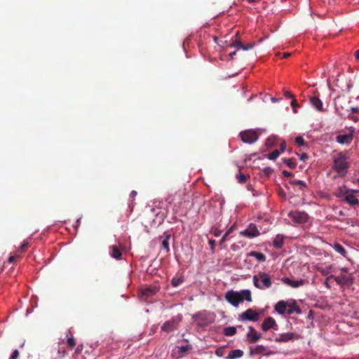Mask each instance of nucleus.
I'll return each mask as SVG.
<instances>
[{
    "label": "nucleus",
    "instance_id": "16",
    "mask_svg": "<svg viewBox=\"0 0 359 359\" xmlns=\"http://www.w3.org/2000/svg\"><path fill=\"white\" fill-rule=\"evenodd\" d=\"M310 103L311 106L318 111H323V103L322 100L317 96L310 97Z\"/></svg>",
    "mask_w": 359,
    "mask_h": 359
},
{
    "label": "nucleus",
    "instance_id": "26",
    "mask_svg": "<svg viewBox=\"0 0 359 359\" xmlns=\"http://www.w3.org/2000/svg\"><path fill=\"white\" fill-rule=\"evenodd\" d=\"M67 344L69 347L72 348L75 346L76 341L74 337L72 335L71 330L69 329L67 334Z\"/></svg>",
    "mask_w": 359,
    "mask_h": 359
},
{
    "label": "nucleus",
    "instance_id": "13",
    "mask_svg": "<svg viewBox=\"0 0 359 359\" xmlns=\"http://www.w3.org/2000/svg\"><path fill=\"white\" fill-rule=\"evenodd\" d=\"M353 139V133L339 135L336 137V141L340 144H349Z\"/></svg>",
    "mask_w": 359,
    "mask_h": 359
},
{
    "label": "nucleus",
    "instance_id": "1",
    "mask_svg": "<svg viewBox=\"0 0 359 359\" xmlns=\"http://www.w3.org/2000/svg\"><path fill=\"white\" fill-rule=\"evenodd\" d=\"M226 300L233 306H238L243 301L252 302V295L250 290L245 289L240 292L230 290L225 294Z\"/></svg>",
    "mask_w": 359,
    "mask_h": 359
},
{
    "label": "nucleus",
    "instance_id": "36",
    "mask_svg": "<svg viewBox=\"0 0 359 359\" xmlns=\"http://www.w3.org/2000/svg\"><path fill=\"white\" fill-rule=\"evenodd\" d=\"M295 142L299 146H304L306 144L304 138L302 136H297L295 139Z\"/></svg>",
    "mask_w": 359,
    "mask_h": 359
},
{
    "label": "nucleus",
    "instance_id": "12",
    "mask_svg": "<svg viewBox=\"0 0 359 359\" xmlns=\"http://www.w3.org/2000/svg\"><path fill=\"white\" fill-rule=\"evenodd\" d=\"M241 234L245 237L252 238L258 236L259 235V231L255 224H250L246 229L241 232Z\"/></svg>",
    "mask_w": 359,
    "mask_h": 359
},
{
    "label": "nucleus",
    "instance_id": "53",
    "mask_svg": "<svg viewBox=\"0 0 359 359\" xmlns=\"http://www.w3.org/2000/svg\"><path fill=\"white\" fill-rule=\"evenodd\" d=\"M15 260V256H11L8 259V262L9 263H12Z\"/></svg>",
    "mask_w": 359,
    "mask_h": 359
},
{
    "label": "nucleus",
    "instance_id": "39",
    "mask_svg": "<svg viewBox=\"0 0 359 359\" xmlns=\"http://www.w3.org/2000/svg\"><path fill=\"white\" fill-rule=\"evenodd\" d=\"M273 171V170L271 167H265L263 168V172L267 176L271 175Z\"/></svg>",
    "mask_w": 359,
    "mask_h": 359
},
{
    "label": "nucleus",
    "instance_id": "51",
    "mask_svg": "<svg viewBox=\"0 0 359 359\" xmlns=\"http://www.w3.org/2000/svg\"><path fill=\"white\" fill-rule=\"evenodd\" d=\"M137 194L136 191H132L130 194V198H134L137 196Z\"/></svg>",
    "mask_w": 359,
    "mask_h": 359
},
{
    "label": "nucleus",
    "instance_id": "41",
    "mask_svg": "<svg viewBox=\"0 0 359 359\" xmlns=\"http://www.w3.org/2000/svg\"><path fill=\"white\" fill-rule=\"evenodd\" d=\"M233 46L236 47L237 49H242L243 44L240 41H235L233 43Z\"/></svg>",
    "mask_w": 359,
    "mask_h": 359
},
{
    "label": "nucleus",
    "instance_id": "35",
    "mask_svg": "<svg viewBox=\"0 0 359 359\" xmlns=\"http://www.w3.org/2000/svg\"><path fill=\"white\" fill-rule=\"evenodd\" d=\"M29 245V243L28 242V241H24L23 243H22V245H20V247L19 248V251L20 252H23L25 251L27 248L28 246Z\"/></svg>",
    "mask_w": 359,
    "mask_h": 359
},
{
    "label": "nucleus",
    "instance_id": "52",
    "mask_svg": "<svg viewBox=\"0 0 359 359\" xmlns=\"http://www.w3.org/2000/svg\"><path fill=\"white\" fill-rule=\"evenodd\" d=\"M82 350H83V345H82V344H79V345L77 346V348H76V353H79V352H81Z\"/></svg>",
    "mask_w": 359,
    "mask_h": 359
},
{
    "label": "nucleus",
    "instance_id": "61",
    "mask_svg": "<svg viewBox=\"0 0 359 359\" xmlns=\"http://www.w3.org/2000/svg\"><path fill=\"white\" fill-rule=\"evenodd\" d=\"M236 55V51H234V52L231 53L230 54V56H231V57H233V55Z\"/></svg>",
    "mask_w": 359,
    "mask_h": 359
},
{
    "label": "nucleus",
    "instance_id": "46",
    "mask_svg": "<svg viewBox=\"0 0 359 359\" xmlns=\"http://www.w3.org/2000/svg\"><path fill=\"white\" fill-rule=\"evenodd\" d=\"M350 111L351 113H357V112H359V108L358 107H351Z\"/></svg>",
    "mask_w": 359,
    "mask_h": 359
},
{
    "label": "nucleus",
    "instance_id": "19",
    "mask_svg": "<svg viewBox=\"0 0 359 359\" xmlns=\"http://www.w3.org/2000/svg\"><path fill=\"white\" fill-rule=\"evenodd\" d=\"M287 302L279 301L275 305V310L279 314H285L287 313Z\"/></svg>",
    "mask_w": 359,
    "mask_h": 359
},
{
    "label": "nucleus",
    "instance_id": "18",
    "mask_svg": "<svg viewBox=\"0 0 359 359\" xmlns=\"http://www.w3.org/2000/svg\"><path fill=\"white\" fill-rule=\"evenodd\" d=\"M191 348V346L185 345V346H177L173 350V353L177 355V357H182L184 353L188 351Z\"/></svg>",
    "mask_w": 359,
    "mask_h": 359
},
{
    "label": "nucleus",
    "instance_id": "2",
    "mask_svg": "<svg viewBox=\"0 0 359 359\" xmlns=\"http://www.w3.org/2000/svg\"><path fill=\"white\" fill-rule=\"evenodd\" d=\"M348 156L344 152L339 153L334 158L333 169L337 172L339 176H344L348 171Z\"/></svg>",
    "mask_w": 359,
    "mask_h": 359
},
{
    "label": "nucleus",
    "instance_id": "30",
    "mask_svg": "<svg viewBox=\"0 0 359 359\" xmlns=\"http://www.w3.org/2000/svg\"><path fill=\"white\" fill-rule=\"evenodd\" d=\"M291 184L293 185H297L299 187V189L303 190L306 187V184L304 181L299 180H294L291 182Z\"/></svg>",
    "mask_w": 359,
    "mask_h": 359
},
{
    "label": "nucleus",
    "instance_id": "8",
    "mask_svg": "<svg viewBox=\"0 0 359 359\" xmlns=\"http://www.w3.org/2000/svg\"><path fill=\"white\" fill-rule=\"evenodd\" d=\"M299 338L298 334L288 332H285L282 334H279L278 335L276 336L274 338V341L276 343H283V342H287L290 341H294L295 339H297Z\"/></svg>",
    "mask_w": 359,
    "mask_h": 359
},
{
    "label": "nucleus",
    "instance_id": "57",
    "mask_svg": "<svg viewBox=\"0 0 359 359\" xmlns=\"http://www.w3.org/2000/svg\"><path fill=\"white\" fill-rule=\"evenodd\" d=\"M214 235H215V236H219L220 235V231H217V230H216V231H215V232H214Z\"/></svg>",
    "mask_w": 359,
    "mask_h": 359
},
{
    "label": "nucleus",
    "instance_id": "50",
    "mask_svg": "<svg viewBox=\"0 0 359 359\" xmlns=\"http://www.w3.org/2000/svg\"><path fill=\"white\" fill-rule=\"evenodd\" d=\"M286 149V143L285 142L280 144V149L282 151H284Z\"/></svg>",
    "mask_w": 359,
    "mask_h": 359
},
{
    "label": "nucleus",
    "instance_id": "48",
    "mask_svg": "<svg viewBox=\"0 0 359 359\" xmlns=\"http://www.w3.org/2000/svg\"><path fill=\"white\" fill-rule=\"evenodd\" d=\"M339 270H340V271H341V274H342L343 273H347L348 272V268H346V267H342V268H341Z\"/></svg>",
    "mask_w": 359,
    "mask_h": 359
},
{
    "label": "nucleus",
    "instance_id": "23",
    "mask_svg": "<svg viewBox=\"0 0 359 359\" xmlns=\"http://www.w3.org/2000/svg\"><path fill=\"white\" fill-rule=\"evenodd\" d=\"M284 236L280 234H278L275 236L273 241V245L276 248H281L283 245Z\"/></svg>",
    "mask_w": 359,
    "mask_h": 359
},
{
    "label": "nucleus",
    "instance_id": "38",
    "mask_svg": "<svg viewBox=\"0 0 359 359\" xmlns=\"http://www.w3.org/2000/svg\"><path fill=\"white\" fill-rule=\"evenodd\" d=\"M237 179L239 183H245L247 180V177L245 175L241 173L237 177Z\"/></svg>",
    "mask_w": 359,
    "mask_h": 359
},
{
    "label": "nucleus",
    "instance_id": "42",
    "mask_svg": "<svg viewBox=\"0 0 359 359\" xmlns=\"http://www.w3.org/2000/svg\"><path fill=\"white\" fill-rule=\"evenodd\" d=\"M254 46H255L254 43H249L248 45H243L242 50H248L250 49H252Z\"/></svg>",
    "mask_w": 359,
    "mask_h": 359
},
{
    "label": "nucleus",
    "instance_id": "34",
    "mask_svg": "<svg viewBox=\"0 0 359 359\" xmlns=\"http://www.w3.org/2000/svg\"><path fill=\"white\" fill-rule=\"evenodd\" d=\"M279 155L280 151L278 150H274L268 154V158L270 160H275L279 156Z\"/></svg>",
    "mask_w": 359,
    "mask_h": 359
},
{
    "label": "nucleus",
    "instance_id": "24",
    "mask_svg": "<svg viewBox=\"0 0 359 359\" xmlns=\"http://www.w3.org/2000/svg\"><path fill=\"white\" fill-rule=\"evenodd\" d=\"M349 189H347L346 187L342 186L338 188L336 196L338 198H344V199L346 198V196L347 195L348 192L349 191Z\"/></svg>",
    "mask_w": 359,
    "mask_h": 359
},
{
    "label": "nucleus",
    "instance_id": "59",
    "mask_svg": "<svg viewBox=\"0 0 359 359\" xmlns=\"http://www.w3.org/2000/svg\"><path fill=\"white\" fill-rule=\"evenodd\" d=\"M271 100L273 102H276L279 100V99H277V98H275V97H271Z\"/></svg>",
    "mask_w": 359,
    "mask_h": 359
},
{
    "label": "nucleus",
    "instance_id": "55",
    "mask_svg": "<svg viewBox=\"0 0 359 359\" xmlns=\"http://www.w3.org/2000/svg\"><path fill=\"white\" fill-rule=\"evenodd\" d=\"M291 106L294 108L296 106H297V102H296V100H293L292 102H291Z\"/></svg>",
    "mask_w": 359,
    "mask_h": 359
},
{
    "label": "nucleus",
    "instance_id": "10",
    "mask_svg": "<svg viewBox=\"0 0 359 359\" xmlns=\"http://www.w3.org/2000/svg\"><path fill=\"white\" fill-rule=\"evenodd\" d=\"M262 329L263 331L266 332L269 330H278V326L272 317H267L264 319L262 324Z\"/></svg>",
    "mask_w": 359,
    "mask_h": 359
},
{
    "label": "nucleus",
    "instance_id": "29",
    "mask_svg": "<svg viewBox=\"0 0 359 359\" xmlns=\"http://www.w3.org/2000/svg\"><path fill=\"white\" fill-rule=\"evenodd\" d=\"M156 290L152 287H147L142 290V294L146 297H151L156 293Z\"/></svg>",
    "mask_w": 359,
    "mask_h": 359
},
{
    "label": "nucleus",
    "instance_id": "45",
    "mask_svg": "<svg viewBox=\"0 0 359 359\" xmlns=\"http://www.w3.org/2000/svg\"><path fill=\"white\" fill-rule=\"evenodd\" d=\"M222 351H223V349L222 348H217L216 350V351H215L216 355H218V356H222Z\"/></svg>",
    "mask_w": 359,
    "mask_h": 359
},
{
    "label": "nucleus",
    "instance_id": "63",
    "mask_svg": "<svg viewBox=\"0 0 359 359\" xmlns=\"http://www.w3.org/2000/svg\"><path fill=\"white\" fill-rule=\"evenodd\" d=\"M226 236V233H225L222 238V240H224L225 237Z\"/></svg>",
    "mask_w": 359,
    "mask_h": 359
},
{
    "label": "nucleus",
    "instance_id": "40",
    "mask_svg": "<svg viewBox=\"0 0 359 359\" xmlns=\"http://www.w3.org/2000/svg\"><path fill=\"white\" fill-rule=\"evenodd\" d=\"M19 357V351L15 349L11 355L9 359H18Z\"/></svg>",
    "mask_w": 359,
    "mask_h": 359
},
{
    "label": "nucleus",
    "instance_id": "17",
    "mask_svg": "<svg viewBox=\"0 0 359 359\" xmlns=\"http://www.w3.org/2000/svg\"><path fill=\"white\" fill-rule=\"evenodd\" d=\"M294 313L300 314L302 313L299 307L297 306V303L294 300H290L287 302V313L291 315Z\"/></svg>",
    "mask_w": 359,
    "mask_h": 359
},
{
    "label": "nucleus",
    "instance_id": "31",
    "mask_svg": "<svg viewBox=\"0 0 359 359\" xmlns=\"http://www.w3.org/2000/svg\"><path fill=\"white\" fill-rule=\"evenodd\" d=\"M283 162L290 168H294L297 165V163L294 158L284 159Z\"/></svg>",
    "mask_w": 359,
    "mask_h": 359
},
{
    "label": "nucleus",
    "instance_id": "25",
    "mask_svg": "<svg viewBox=\"0 0 359 359\" xmlns=\"http://www.w3.org/2000/svg\"><path fill=\"white\" fill-rule=\"evenodd\" d=\"M332 247L337 252L339 253L344 257H346L347 252L341 245L335 243L333 245H332Z\"/></svg>",
    "mask_w": 359,
    "mask_h": 359
},
{
    "label": "nucleus",
    "instance_id": "11",
    "mask_svg": "<svg viewBox=\"0 0 359 359\" xmlns=\"http://www.w3.org/2000/svg\"><path fill=\"white\" fill-rule=\"evenodd\" d=\"M262 337V334L255 330L252 326H250L248 331L246 333V338L249 343H255Z\"/></svg>",
    "mask_w": 359,
    "mask_h": 359
},
{
    "label": "nucleus",
    "instance_id": "58",
    "mask_svg": "<svg viewBox=\"0 0 359 359\" xmlns=\"http://www.w3.org/2000/svg\"><path fill=\"white\" fill-rule=\"evenodd\" d=\"M355 56L357 59H359V49L355 53Z\"/></svg>",
    "mask_w": 359,
    "mask_h": 359
},
{
    "label": "nucleus",
    "instance_id": "37",
    "mask_svg": "<svg viewBox=\"0 0 359 359\" xmlns=\"http://www.w3.org/2000/svg\"><path fill=\"white\" fill-rule=\"evenodd\" d=\"M332 271V266H327V267H325L323 269L320 270V272L325 275V276H327L328 274H330Z\"/></svg>",
    "mask_w": 359,
    "mask_h": 359
},
{
    "label": "nucleus",
    "instance_id": "62",
    "mask_svg": "<svg viewBox=\"0 0 359 359\" xmlns=\"http://www.w3.org/2000/svg\"><path fill=\"white\" fill-rule=\"evenodd\" d=\"M354 190H355L354 195H355L356 194L359 193V190H355V189H354Z\"/></svg>",
    "mask_w": 359,
    "mask_h": 359
},
{
    "label": "nucleus",
    "instance_id": "28",
    "mask_svg": "<svg viewBox=\"0 0 359 359\" xmlns=\"http://www.w3.org/2000/svg\"><path fill=\"white\" fill-rule=\"evenodd\" d=\"M236 333V328L233 326H229L224 330V334L226 336L231 337L233 336Z\"/></svg>",
    "mask_w": 359,
    "mask_h": 359
},
{
    "label": "nucleus",
    "instance_id": "54",
    "mask_svg": "<svg viewBox=\"0 0 359 359\" xmlns=\"http://www.w3.org/2000/svg\"><path fill=\"white\" fill-rule=\"evenodd\" d=\"M328 280H327V279H326V280H325V283H324V285H325V287H326L327 288L330 289V288L331 287V286L330 285V284H329V283H328Z\"/></svg>",
    "mask_w": 359,
    "mask_h": 359
},
{
    "label": "nucleus",
    "instance_id": "64",
    "mask_svg": "<svg viewBox=\"0 0 359 359\" xmlns=\"http://www.w3.org/2000/svg\"><path fill=\"white\" fill-rule=\"evenodd\" d=\"M339 109L338 107L336 105V110L337 111Z\"/></svg>",
    "mask_w": 359,
    "mask_h": 359
},
{
    "label": "nucleus",
    "instance_id": "5",
    "mask_svg": "<svg viewBox=\"0 0 359 359\" xmlns=\"http://www.w3.org/2000/svg\"><path fill=\"white\" fill-rule=\"evenodd\" d=\"M334 279L339 285H349L353 282V278L351 274H340L339 276L330 275L327 280Z\"/></svg>",
    "mask_w": 359,
    "mask_h": 359
},
{
    "label": "nucleus",
    "instance_id": "4",
    "mask_svg": "<svg viewBox=\"0 0 359 359\" xmlns=\"http://www.w3.org/2000/svg\"><path fill=\"white\" fill-rule=\"evenodd\" d=\"M240 137L244 143L252 144L257 141L259 134L257 130L250 129L241 132Z\"/></svg>",
    "mask_w": 359,
    "mask_h": 359
},
{
    "label": "nucleus",
    "instance_id": "22",
    "mask_svg": "<svg viewBox=\"0 0 359 359\" xmlns=\"http://www.w3.org/2000/svg\"><path fill=\"white\" fill-rule=\"evenodd\" d=\"M248 256L255 257L259 262H263L266 260V256L259 252L252 251L248 253Z\"/></svg>",
    "mask_w": 359,
    "mask_h": 359
},
{
    "label": "nucleus",
    "instance_id": "47",
    "mask_svg": "<svg viewBox=\"0 0 359 359\" xmlns=\"http://www.w3.org/2000/svg\"><path fill=\"white\" fill-rule=\"evenodd\" d=\"M209 244H210V247H211V249H212V250H213V249H214V248H215V241H214V240H210V241H209Z\"/></svg>",
    "mask_w": 359,
    "mask_h": 359
},
{
    "label": "nucleus",
    "instance_id": "21",
    "mask_svg": "<svg viewBox=\"0 0 359 359\" xmlns=\"http://www.w3.org/2000/svg\"><path fill=\"white\" fill-rule=\"evenodd\" d=\"M110 255L116 259H120L121 258L122 253L116 245H112L110 247Z\"/></svg>",
    "mask_w": 359,
    "mask_h": 359
},
{
    "label": "nucleus",
    "instance_id": "43",
    "mask_svg": "<svg viewBox=\"0 0 359 359\" xmlns=\"http://www.w3.org/2000/svg\"><path fill=\"white\" fill-rule=\"evenodd\" d=\"M309 158L308 155L305 153L299 155V159L302 161H306Z\"/></svg>",
    "mask_w": 359,
    "mask_h": 359
},
{
    "label": "nucleus",
    "instance_id": "3",
    "mask_svg": "<svg viewBox=\"0 0 359 359\" xmlns=\"http://www.w3.org/2000/svg\"><path fill=\"white\" fill-rule=\"evenodd\" d=\"M252 279L254 285L259 290L268 289L272 285L270 276L264 272H259L253 276Z\"/></svg>",
    "mask_w": 359,
    "mask_h": 359
},
{
    "label": "nucleus",
    "instance_id": "27",
    "mask_svg": "<svg viewBox=\"0 0 359 359\" xmlns=\"http://www.w3.org/2000/svg\"><path fill=\"white\" fill-rule=\"evenodd\" d=\"M170 238V234H167L165 238L163 240L161 243V248L164 250L166 252L170 251L169 248V240Z\"/></svg>",
    "mask_w": 359,
    "mask_h": 359
},
{
    "label": "nucleus",
    "instance_id": "15",
    "mask_svg": "<svg viewBox=\"0 0 359 359\" xmlns=\"http://www.w3.org/2000/svg\"><path fill=\"white\" fill-rule=\"evenodd\" d=\"M282 281L285 284L291 286L292 287H299L300 286L304 285L305 283L304 280L300 279L297 280H294L287 277L283 278Z\"/></svg>",
    "mask_w": 359,
    "mask_h": 359
},
{
    "label": "nucleus",
    "instance_id": "44",
    "mask_svg": "<svg viewBox=\"0 0 359 359\" xmlns=\"http://www.w3.org/2000/svg\"><path fill=\"white\" fill-rule=\"evenodd\" d=\"M283 175L285 177H291L292 175V172H290L287 170H283Z\"/></svg>",
    "mask_w": 359,
    "mask_h": 359
},
{
    "label": "nucleus",
    "instance_id": "14",
    "mask_svg": "<svg viewBox=\"0 0 359 359\" xmlns=\"http://www.w3.org/2000/svg\"><path fill=\"white\" fill-rule=\"evenodd\" d=\"M354 189H350L344 198V201L352 206L359 204V200L354 195Z\"/></svg>",
    "mask_w": 359,
    "mask_h": 359
},
{
    "label": "nucleus",
    "instance_id": "7",
    "mask_svg": "<svg viewBox=\"0 0 359 359\" xmlns=\"http://www.w3.org/2000/svg\"><path fill=\"white\" fill-rule=\"evenodd\" d=\"M259 318V313L252 309H248L245 312L239 315L238 320L240 321H252L256 322Z\"/></svg>",
    "mask_w": 359,
    "mask_h": 359
},
{
    "label": "nucleus",
    "instance_id": "6",
    "mask_svg": "<svg viewBox=\"0 0 359 359\" xmlns=\"http://www.w3.org/2000/svg\"><path fill=\"white\" fill-rule=\"evenodd\" d=\"M287 216L296 224H304L309 220V215L305 212L292 210L288 212Z\"/></svg>",
    "mask_w": 359,
    "mask_h": 359
},
{
    "label": "nucleus",
    "instance_id": "60",
    "mask_svg": "<svg viewBox=\"0 0 359 359\" xmlns=\"http://www.w3.org/2000/svg\"><path fill=\"white\" fill-rule=\"evenodd\" d=\"M259 0H247V1L248 3H254V2H257V1H259Z\"/></svg>",
    "mask_w": 359,
    "mask_h": 359
},
{
    "label": "nucleus",
    "instance_id": "20",
    "mask_svg": "<svg viewBox=\"0 0 359 359\" xmlns=\"http://www.w3.org/2000/svg\"><path fill=\"white\" fill-rule=\"evenodd\" d=\"M244 353L241 349H234L229 352L226 359H238L243 355Z\"/></svg>",
    "mask_w": 359,
    "mask_h": 359
},
{
    "label": "nucleus",
    "instance_id": "33",
    "mask_svg": "<svg viewBox=\"0 0 359 359\" xmlns=\"http://www.w3.org/2000/svg\"><path fill=\"white\" fill-rule=\"evenodd\" d=\"M184 281L183 277L173 278L171 280V284L173 287H177Z\"/></svg>",
    "mask_w": 359,
    "mask_h": 359
},
{
    "label": "nucleus",
    "instance_id": "56",
    "mask_svg": "<svg viewBox=\"0 0 359 359\" xmlns=\"http://www.w3.org/2000/svg\"><path fill=\"white\" fill-rule=\"evenodd\" d=\"M291 55L290 53H285L283 55V57H287Z\"/></svg>",
    "mask_w": 359,
    "mask_h": 359
},
{
    "label": "nucleus",
    "instance_id": "49",
    "mask_svg": "<svg viewBox=\"0 0 359 359\" xmlns=\"http://www.w3.org/2000/svg\"><path fill=\"white\" fill-rule=\"evenodd\" d=\"M285 95L288 98H293V95L290 92L285 91Z\"/></svg>",
    "mask_w": 359,
    "mask_h": 359
},
{
    "label": "nucleus",
    "instance_id": "9",
    "mask_svg": "<svg viewBox=\"0 0 359 359\" xmlns=\"http://www.w3.org/2000/svg\"><path fill=\"white\" fill-rule=\"evenodd\" d=\"M182 320V316L180 315L177 319H171L163 323L161 327V330L166 332H170L177 328L178 323Z\"/></svg>",
    "mask_w": 359,
    "mask_h": 359
},
{
    "label": "nucleus",
    "instance_id": "32",
    "mask_svg": "<svg viewBox=\"0 0 359 359\" xmlns=\"http://www.w3.org/2000/svg\"><path fill=\"white\" fill-rule=\"evenodd\" d=\"M267 351V348L263 345H258L255 348V353L257 354H265Z\"/></svg>",
    "mask_w": 359,
    "mask_h": 359
}]
</instances>
